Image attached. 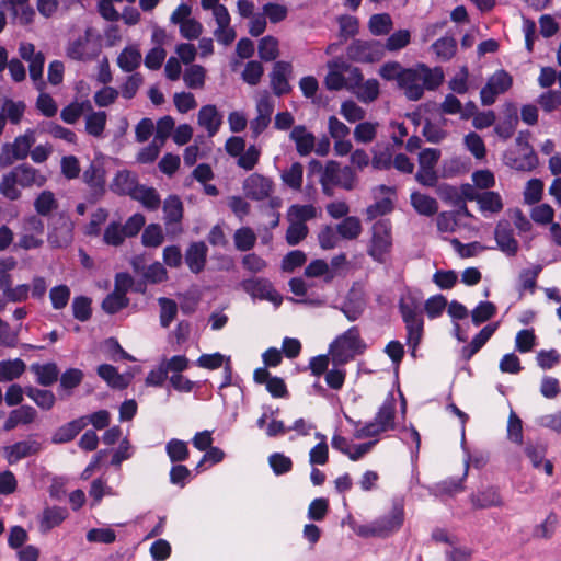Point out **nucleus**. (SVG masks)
<instances>
[{
    "label": "nucleus",
    "instance_id": "8fccbe9b",
    "mask_svg": "<svg viewBox=\"0 0 561 561\" xmlns=\"http://www.w3.org/2000/svg\"><path fill=\"white\" fill-rule=\"evenodd\" d=\"M84 374L79 368H67L59 378V387L61 390L71 393L83 380Z\"/></svg>",
    "mask_w": 561,
    "mask_h": 561
},
{
    "label": "nucleus",
    "instance_id": "f3484780",
    "mask_svg": "<svg viewBox=\"0 0 561 561\" xmlns=\"http://www.w3.org/2000/svg\"><path fill=\"white\" fill-rule=\"evenodd\" d=\"M208 248L204 241H194L186 248L184 260L193 274L204 271L207 262Z\"/></svg>",
    "mask_w": 561,
    "mask_h": 561
},
{
    "label": "nucleus",
    "instance_id": "c03bdc74",
    "mask_svg": "<svg viewBox=\"0 0 561 561\" xmlns=\"http://www.w3.org/2000/svg\"><path fill=\"white\" fill-rule=\"evenodd\" d=\"M106 125V113L104 111L92 112L85 117V131L93 137H101Z\"/></svg>",
    "mask_w": 561,
    "mask_h": 561
},
{
    "label": "nucleus",
    "instance_id": "5701e85b",
    "mask_svg": "<svg viewBox=\"0 0 561 561\" xmlns=\"http://www.w3.org/2000/svg\"><path fill=\"white\" fill-rule=\"evenodd\" d=\"M289 138L295 142L297 152L302 157L311 153L316 145L314 135L305 125L294 126Z\"/></svg>",
    "mask_w": 561,
    "mask_h": 561
},
{
    "label": "nucleus",
    "instance_id": "f257e3e1",
    "mask_svg": "<svg viewBox=\"0 0 561 561\" xmlns=\"http://www.w3.org/2000/svg\"><path fill=\"white\" fill-rule=\"evenodd\" d=\"M444 78L442 67L431 68L424 62H416L405 68L398 88L404 91L409 101H419L423 98L425 90H437L444 82Z\"/></svg>",
    "mask_w": 561,
    "mask_h": 561
},
{
    "label": "nucleus",
    "instance_id": "7c9ffc66",
    "mask_svg": "<svg viewBox=\"0 0 561 561\" xmlns=\"http://www.w3.org/2000/svg\"><path fill=\"white\" fill-rule=\"evenodd\" d=\"M141 64V54L136 46H127L117 57L118 67L125 72H133Z\"/></svg>",
    "mask_w": 561,
    "mask_h": 561
},
{
    "label": "nucleus",
    "instance_id": "2f4dec72",
    "mask_svg": "<svg viewBox=\"0 0 561 561\" xmlns=\"http://www.w3.org/2000/svg\"><path fill=\"white\" fill-rule=\"evenodd\" d=\"M131 196L133 199L138 201L149 210H156L161 203L160 196L156 188L139 184Z\"/></svg>",
    "mask_w": 561,
    "mask_h": 561
},
{
    "label": "nucleus",
    "instance_id": "b1692460",
    "mask_svg": "<svg viewBox=\"0 0 561 561\" xmlns=\"http://www.w3.org/2000/svg\"><path fill=\"white\" fill-rule=\"evenodd\" d=\"M30 370L35 375L36 382L42 387L53 386L58 380L60 373L55 362L33 363Z\"/></svg>",
    "mask_w": 561,
    "mask_h": 561
},
{
    "label": "nucleus",
    "instance_id": "473e14b6",
    "mask_svg": "<svg viewBox=\"0 0 561 561\" xmlns=\"http://www.w3.org/2000/svg\"><path fill=\"white\" fill-rule=\"evenodd\" d=\"M26 365L21 358L0 362V382L12 381L25 371Z\"/></svg>",
    "mask_w": 561,
    "mask_h": 561
},
{
    "label": "nucleus",
    "instance_id": "2eb2a0df",
    "mask_svg": "<svg viewBox=\"0 0 561 561\" xmlns=\"http://www.w3.org/2000/svg\"><path fill=\"white\" fill-rule=\"evenodd\" d=\"M291 64L288 61L278 60L274 64L270 77L272 90L276 96H283L291 91L288 82V76L291 73Z\"/></svg>",
    "mask_w": 561,
    "mask_h": 561
},
{
    "label": "nucleus",
    "instance_id": "4be33fe9",
    "mask_svg": "<svg viewBox=\"0 0 561 561\" xmlns=\"http://www.w3.org/2000/svg\"><path fill=\"white\" fill-rule=\"evenodd\" d=\"M471 504L477 510L490 507H500L503 505L502 496L495 486H488L472 493L470 496Z\"/></svg>",
    "mask_w": 561,
    "mask_h": 561
},
{
    "label": "nucleus",
    "instance_id": "09e8293b",
    "mask_svg": "<svg viewBox=\"0 0 561 561\" xmlns=\"http://www.w3.org/2000/svg\"><path fill=\"white\" fill-rule=\"evenodd\" d=\"M434 53L444 60L451 59L457 50V42L454 37L443 36L432 44Z\"/></svg>",
    "mask_w": 561,
    "mask_h": 561
},
{
    "label": "nucleus",
    "instance_id": "f8f14e48",
    "mask_svg": "<svg viewBox=\"0 0 561 561\" xmlns=\"http://www.w3.org/2000/svg\"><path fill=\"white\" fill-rule=\"evenodd\" d=\"M243 191L248 198L252 201H263L271 195L273 181L259 173H253L244 180Z\"/></svg>",
    "mask_w": 561,
    "mask_h": 561
},
{
    "label": "nucleus",
    "instance_id": "e2e57ef3",
    "mask_svg": "<svg viewBox=\"0 0 561 561\" xmlns=\"http://www.w3.org/2000/svg\"><path fill=\"white\" fill-rule=\"evenodd\" d=\"M340 37L346 41L350 37H354L359 31V22L356 16L353 15H341L337 18Z\"/></svg>",
    "mask_w": 561,
    "mask_h": 561
},
{
    "label": "nucleus",
    "instance_id": "393cba45",
    "mask_svg": "<svg viewBox=\"0 0 561 561\" xmlns=\"http://www.w3.org/2000/svg\"><path fill=\"white\" fill-rule=\"evenodd\" d=\"M377 423L385 427V432L396 430V398L392 392H389L382 404L379 407L375 417Z\"/></svg>",
    "mask_w": 561,
    "mask_h": 561
},
{
    "label": "nucleus",
    "instance_id": "aec40b11",
    "mask_svg": "<svg viewBox=\"0 0 561 561\" xmlns=\"http://www.w3.org/2000/svg\"><path fill=\"white\" fill-rule=\"evenodd\" d=\"M14 172L19 186L22 188H30L32 186H43L47 179L41 174L37 169L28 163H21L11 169Z\"/></svg>",
    "mask_w": 561,
    "mask_h": 561
},
{
    "label": "nucleus",
    "instance_id": "4d7b16f0",
    "mask_svg": "<svg viewBox=\"0 0 561 561\" xmlns=\"http://www.w3.org/2000/svg\"><path fill=\"white\" fill-rule=\"evenodd\" d=\"M44 66L45 55L43 51H37L36 57L28 60L30 77L38 90H42L45 85V82L43 81Z\"/></svg>",
    "mask_w": 561,
    "mask_h": 561
},
{
    "label": "nucleus",
    "instance_id": "3c124183",
    "mask_svg": "<svg viewBox=\"0 0 561 561\" xmlns=\"http://www.w3.org/2000/svg\"><path fill=\"white\" fill-rule=\"evenodd\" d=\"M129 305L127 296L116 291L110 293L102 301V309L107 314H115Z\"/></svg>",
    "mask_w": 561,
    "mask_h": 561
},
{
    "label": "nucleus",
    "instance_id": "dca6fc26",
    "mask_svg": "<svg viewBox=\"0 0 561 561\" xmlns=\"http://www.w3.org/2000/svg\"><path fill=\"white\" fill-rule=\"evenodd\" d=\"M3 450L8 462L13 465L24 458L38 454L42 450V444L34 439H25L5 446Z\"/></svg>",
    "mask_w": 561,
    "mask_h": 561
},
{
    "label": "nucleus",
    "instance_id": "a19ab883",
    "mask_svg": "<svg viewBox=\"0 0 561 561\" xmlns=\"http://www.w3.org/2000/svg\"><path fill=\"white\" fill-rule=\"evenodd\" d=\"M353 93L360 102L371 103L379 96V82L377 79H367L357 89L353 90Z\"/></svg>",
    "mask_w": 561,
    "mask_h": 561
},
{
    "label": "nucleus",
    "instance_id": "9b49d317",
    "mask_svg": "<svg viewBox=\"0 0 561 561\" xmlns=\"http://www.w3.org/2000/svg\"><path fill=\"white\" fill-rule=\"evenodd\" d=\"M69 517V511L66 506L46 505L36 516L38 531L47 535L54 528L59 527Z\"/></svg>",
    "mask_w": 561,
    "mask_h": 561
},
{
    "label": "nucleus",
    "instance_id": "338daca9",
    "mask_svg": "<svg viewBox=\"0 0 561 561\" xmlns=\"http://www.w3.org/2000/svg\"><path fill=\"white\" fill-rule=\"evenodd\" d=\"M70 288L67 285H57L54 286L49 291V298L51 301V307L55 310H61L64 309L70 299Z\"/></svg>",
    "mask_w": 561,
    "mask_h": 561
},
{
    "label": "nucleus",
    "instance_id": "6ab92c4d",
    "mask_svg": "<svg viewBox=\"0 0 561 561\" xmlns=\"http://www.w3.org/2000/svg\"><path fill=\"white\" fill-rule=\"evenodd\" d=\"M138 185V178L135 173L128 170H119L113 178L110 190L116 195L131 198Z\"/></svg>",
    "mask_w": 561,
    "mask_h": 561
},
{
    "label": "nucleus",
    "instance_id": "423d86ee",
    "mask_svg": "<svg viewBox=\"0 0 561 561\" xmlns=\"http://www.w3.org/2000/svg\"><path fill=\"white\" fill-rule=\"evenodd\" d=\"M100 51V45L91 41L90 28L85 30L84 35L70 41L66 47L67 57L76 61L93 60Z\"/></svg>",
    "mask_w": 561,
    "mask_h": 561
},
{
    "label": "nucleus",
    "instance_id": "052dcab7",
    "mask_svg": "<svg viewBox=\"0 0 561 561\" xmlns=\"http://www.w3.org/2000/svg\"><path fill=\"white\" fill-rule=\"evenodd\" d=\"M524 451L533 467L535 469H539L542 466L547 453V446L542 443L528 440L525 445Z\"/></svg>",
    "mask_w": 561,
    "mask_h": 561
},
{
    "label": "nucleus",
    "instance_id": "4468645a",
    "mask_svg": "<svg viewBox=\"0 0 561 561\" xmlns=\"http://www.w3.org/2000/svg\"><path fill=\"white\" fill-rule=\"evenodd\" d=\"M470 451L468 450V454H465V470L460 478L457 477H450L446 480H443L438 483H436L434 486L430 489V493L434 496H442V495H454L456 493H459L463 491L465 485L463 481L468 476L469 470V463H470Z\"/></svg>",
    "mask_w": 561,
    "mask_h": 561
},
{
    "label": "nucleus",
    "instance_id": "13d9d810",
    "mask_svg": "<svg viewBox=\"0 0 561 561\" xmlns=\"http://www.w3.org/2000/svg\"><path fill=\"white\" fill-rule=\"evenodd\" d=\"M448 301L442 294L431 296L424 304L423 312L425 311L431 320L437 319L442 316Z\"/></svg>",
    "mask_w": 561,
    "mask_h": 561
},
{
    "label": "nucleus",
    "instance_id": "ddd939ff",
    "mask_svg": "<svg viewBox=\"0 0 561 561\" xmlns=\"http://www.w3.org/2000/svg\"><path fill=\"white\" fill-rule=\"evenodd\" d=\"M494 239L497 249L506 256H515L519 249V243L514 237V230L508 221H499L494 229Z\"/></svg>",
    "mask_w": 561,
    "mask_h": 561
},
{
    "label": "nucleus",
    "instance_id": "a18cd8bd",
    "mask_svg": "<svg viewBox=\"0 0 561 561\" xmlns=\"http://www.w3.org/2000/svg\"><path fill=\"white\" fill-rule=\"evenodd\" d=\"M234 247L241 252L250 251L256 242V236L250 227H241L233 234Z\"/></svg>",
    "mask_w": 561,
    "mask_h": 561
},
{
    "label": "nucleus",
    "instance_id": "4c0bfd02",
    "mask_svg": "<svg viewBox=\"0 0 561 561\" xmlns=\"http://www.w3.org/2000/svg\"><path fill=\"white\" fill-rule=\"evenodd\" d=\"M337 233L345 240H354L362 232V222L356 216H346L336 225Z\"/></svg>",
    "mask_w": 561,
    "mask_h": 561
},
{
    "label": "nucleus",
    "instance_id": "412c9836",
    "mask_svg": "<svg viewBox=\"0 0 561 561\" xmlns=\"http://www.w3.org/2000/svg\"><path fill=\"white\" fill-rule=\"evenodd\" d=\"M197 123L206 129L209 137H214L222 124V115L219 113L216 105L206 104L198 111Z\"/></svg>",
    "mask_w": 561,
    "mask_h": 561
},
{
    "label": "nucleus",
    "instance_id": "ea45409f",
    "mask_svg": "<svg viewBox=\"0 0 561 561\" xmlns=\"http://www.w3.org/2000/svg\"><path fill=\"white\" fill-rule=\"evenodd\" d=\"M392 19L389 13H376L369 18L368 28L375 36H383L392 28Z\"/></svg>",
    "mask_w": 561,
    "mask_h": 561
},
{
    "label": "nucleus",
    "instance_id": "de8ad7c7",
    "mask_svg": "<svg viewBox=\"0 0 561 561\" xmlns=\"http://www.w3.org/2000/svg\"><path fill=\"white\" fill-rule=\"evenodd\" d=\"M158 302L160 306V325L167 329L178 314V304L168 297H160Z\"/></svg>",
    "mask_w": 561,
    "mask_h": 561
},
{
    "label": "nucleus",
    "instance_id": "1a4fd4ad",
    "mask_svg": "<svg viewBox=\"0 0 561 561\" xmlns=\"http://www.w3.org/2000/svg\"><path fill=\"white\" fill-rule=\"evenodd\" d=\"M73 240V222L64 214L49 226L47 241L53 248H66Z\"/></svg>",
    "mask_w": 561,
    "mask_h": 561
},
{
    "label": "nucleus",
    "instance_id": "a211bd4d",
    "mask_svg": "<svg viewBox=\"0 0 561 561\" xmlns=\"http://www.w3.org/2000/svg\"><path fill=\"white\" fill-rule=\"evenodd\" d=\"M522 157H516L513 151L504 153V162L511 169L519 172H530L539 164V159L534 149L520 151Z\"/></svg>",
    "mask_w": 561,
    "mask_h": 561
},
{
    "label": "nucleus",
    "instance_id": "49530a36",
    "mask_svg": "<svg viewBox=\"0 0 561 561\" xmlns=\"http://www.w3.org/2000/svg\"><path fill=\"white\" fill-rule=\"evenodd\" d=\"M91 304L92 300L88 296H76L71 304L73 318L80 322L88 321L92 316Z\"/></svg>",
    "mask_w": 561,
    "mask_h": 561
},
{
    "label": "nucleus",
    "instance_id": "39448f33",
    "mask_svg": "<svg viewBox=\"0 0 561 561\" xmlns=\"http://www.w3.org/2000/svg\"><path fill=\"white\" fill-rule=\"evenodd\" d=\"M512 84L513 78L506 70H496L488 78L486 83L480 91L481 104L483 106L493 105L496 98L508 91L512 88Z\"/></svg>",
    "mask_w": 561,
    "mask_h": 561
},
{
    "label": "nucleus",
    "instance_id": "680f3d73",
    "mask_svg": "<svg viewBox=\"0 0 561 561\" xmlns=\"http://www.w3.org/2000/svg\"><path fill=\"white\" fill-rule=\"evenodd\" d=\"M226 363H230V356H226L219 352L211 354H202L196 359V365L202 368L215 370L224 366Z\"/></svg>",
    "mask_w": 561,
    "mask_h": 561
},
{
    "label": "nucleus",
    "instance_id": "20e7f679",
    "mask_svg": "<svg viewBox=\"0 0 561 561\" xmlns=\"http://www.w3.org/2000/svg\"><path fill=\"white\" fill-rule=\"evenodd\" d=\"M240 286L253 300H266L272 302L275 307H279L283 301V297L267 278H244L241 280Z\"/></svg>",
    "mask_w": 561,
    "mask_h": 561
},
{
    "label": "nucleus",
    "instance_id": "a878e982",
    "mask_svg": "<svg viewBox=\"0 0 561 561\" xmlns=\"http://www.w3.org/2000/svg\"><path fill=\"white\" fill-rule=\"evenodd\" d=\"M83 428V420L77 417L59 426L51 435V443L56 445L69 443L73 440Z\"/></svg>",
    "mask_w": 561,
    "mask_h": 561
},
{
    "label": "nucleus",
    "instance_id": "72a5a7b5",
    "mask_svg": "<svg viewBox=\"0 0 561 561\" xmlns=\"http://www.w3.org/2000/svg\"><path fill=\"white\" fill-rule=\"evenodd\" d=\"M165 224H178L183 218V203L178 195H170L163 204Z\"/></svg>",
    "mask_w": 561,
    "mask_h": 561
},
{
    "label": "nucleus",
    "instance_id": "c756f323",
    "mask_svg": "<svg viewBox=\"0 0 561 561\" xmlns=\"http://www.w3.org/2000/svg\"><path fill=\"white\" fill-rule=\"evenodd\" d=\"M25 394L44 411H49L56 403V397L53 391L39 389L33 386L25 387Z\"/></svg>",
    "mask_w": 561,
    "mask_h": 561
},
{
    "label": "nucleus",
    "instance_id": "f03ea898",
    "mask_svg": "<svg viewBox=\"0 0 561 561\" xmlns=\"http://www.w3.org/2000/svg\"><path fill=\"white\" fill-rule=\"evenodd\" d=\"M391 231V222L388 219L377 220L373 225L367 253L375 262L385 263L386 255L392 247Z\"/></svg>",
    "mask_w": 561,
    "mask_h": 561
},
{
    "label": "nucleus",
    "instance_id": "bf43d9fd",
    "mask_svg": "<svg viewBox=\"0 0 561 561\" xmlns=\"http://www.w3.org/2000/svg\"><path fill=\"white\" fill-rule=\"evenodd\" d=\"M164 240L162 228L159 224L148 225L142 232L141 243L147 248H157Z\"/></svg>",
    "mask_w": 561,
    "mask_h": 561
},
{
    "label": "nucleus",
    "instance_id": "37998d69",
    "mask_svg": "<svg viewBox=\"0 0 561 561\" xmlns=\"http://www.w3.org/2000/svg\"><path fill=\"white\" fill-rule=\"evenodd\" d=\"M479 208L482 213H500L503 209V201L501 195L494 191H485L480 193L478 199Z\"/></svg>",
    "mask_w": 561,
    "mask_h": 561
},
{
    "label": "nucleus",
    "instance_id": "cd10ccee",
    "mask_svg": "<svg viewBox=\"0 0 561 561\" xmlns=\"http://www.w3.org/2000/svg\"><path fill=\"white\" fill-rule=\"evenodd\" d=\"M398 310L400 316L408 312L411 314H423L421 291L408 290L407 294L402 295L398 302Z\"/></svg>",
    "mask_w": 561,
    "mask_h": 561
},
{
    "label": "nucleus",
    "instance_id": "7ed1b4c3",
    "mask_svg": "<svg viewBox=\"0 0 561 561\" xmlns=\"http://www.w3.org/2000/svg\"><path fill=\"white\" fill-rule=\"evenodd\" d=\"M385 56V47L378 39H353L346 47L348 60L358 64H375Z\"/></svg>",
    "mask_w": 561,
    "mask_h": 561
},
{
    "label": "nucleus",
    "instance_id": "0e129e2a",
    "mask_svg": "<svg viewBox=\"0 0 561 561\" xmlns=\"http://www.w3.org/2000/svg\"><path fill=\"white\" fill-rule=\"evenodd\" d=\"M106 352L108 354V357L114 360H127V362H135L136 358L130 355L128 352H126L122 345L119 344L118 340L115 337H108L104 342Z\"/></svg>",
    "mask_w": 561,
    "mask_h": 561
},
{
    "label": "nucleus",
    "instance_id": "603ef678",
    "mask_svg": "<svg viewBox=\"0 0 561 561\" xmlns=\"http://www.w3.org/2000/svg\"><path fill=\"white\" fill-rule=\"evenodd\" d=\"M401 436L400 440L409 445L410 442L414 443V447L410 449L411 460L414 461L419 457L420 446H421V435L419 431L414 427L413 424H410L409 427L402 426L400 430Z\"/></svg>",
    "mask_w": 561,
    "mask_h": 561
},
{
    "label": "nucleus",
    "instance_id": "69168bd1",
    "mask_svg": "<svg viewBox=\"0 0 561 561\" xmlns=\"http://www.w3.org/2000/svg\"><path fill=\"white\" fill-rule=\"evenodd\" d=\"M405 68L399 61H387L379 68L378 73L383 80L396 81L399 85Z\"/></svg>",
    "mask_w": 561,
    "mask_h": 561
},
{
    "label": "nucleus",
    "instance_id": "864d4df0",
    "mask_svg": "<svg viewBox=\"0 0 561 561\" xmlns=\"http://www.w3.org/2000/svg\"><path fill=\"white\" fill-rule=\"evenodd\" d=\"M411 42V33L409 30H399L389 35L386 43L382 44L385 51H399L407 47Z\"/></svg>",
    "mask_w": 561,
    "mask_h": 561
},
{
    "label": "nucleus",
    "instance_id": "79ce46f5",
    "mask_svg": "<svg viewBox=\"0 0 561 561\" xmlns=\"http://www.w3.org/2000/svg\"><path fill=\"white\" fill-rule=\"evenodd\" d=\"M497 308L489 300L480 301L471 311V320L476 327L489 321L496 314Z\"/></svg>",
    "mask_w": 561,
    "mask_h": 561
},
{
    "label": "nucleus",
    "instance_id": "0eeeda50",
    "mask_svg": "<svg viewBox=\"0 0 561 561\" xmlns=\"http://www.w3.org/2000/svg\"><path fill=\"white\" fill-rule=\"evenodd\" d=\"M404 522V506L401 501H393L390 512L373 522L370 533L376 537H387L400 529Z\"/></svg>",
    "mask_w": 561,
    "mask_h": 561
},
{
    "label": "nucleus",
    "instance_id": "f704fd0d",
    "mask_svg": "<svg viewBox=\"0 0 561 561\" xmlns=\"http://www.w3.org/2000/svg\"><path fill=\"white\" fill-rule=\"evenodd\" d=\"M58 207V202L51 191H42L34 199V209L38 216L46 217Z\"/></svg>",
    "mask_w": 561,
    "mask_h": 561
},
{
    "label": "nucleus",
    "instance_id": "9d476101",
    "mask_svg": "<svg viewBox=\"0 0 561 561\" xmlns=\"http://www.w3.org/2000/svg\"><path fill=\"white\" fill-rule=\"evenodd\" d=\"M105 169L101 164L91 163L83 172V182L89 186V203H96L106 192Z\"/></svg>",
    "mask_w": 561,
    "mask_h": 561
},
{
    "label": "nucleus",
    "instance_id": "774afa93",
    "mask_svg": "<svg viewBox=\"0 0 561 561\" xmlns=\"http://www.w3.org/2000/svg\"><path fill=\"white\" fill-rule=\"evenodd\" d=\"M268 463L275 476H283L293 469V461L290 457L283 453H273L268 457Z\"/></svg>",
    "mask_w": 561,
    "mask_h": 561
},
{
    "label": "nucleus",
    "instance_id": "58836bf2",
    "mask_svg": "<svg viewBox=\"0 0 561 561\" xmlns=\"http://www.w3.org/2000/svg\"><path fill=\"white\" fill-rule=\"evenodd\" d=\"M14 172L4 173L0 181V194L10 202L18 201L22 193Z\"/></svg>",
    "mask_w": 561,
    "mask_h": 561
},
{
    "label": "nucleus",
    "instance_id": "c9c22d12",
    "mask_svg": "<svg viewBox=\"0 0 561 561\" xmlns=\"http://www.w3.org/2000/svg\"><path fill=\"white\" fill-rule=\"evenodd\" d=\"M165 453L172 463H181L190 457L187 443L178 438H171L165 444Z\"/></svg>",
    "mask_w": 561,
    "mask_h": 561
},
{
    "label": "nucleus",
    "instance_id": "c85d7f7f",
    "mask_svg": "<svg viewBox=\"0 0 561 561\" xmlns=\"http://www.w3.org/2000/svg\"><path fill=\"white\" fill-rule=\"evenodd\" d=\"M35 140V133L31 128L26 129L23 135L15 137L13 142H10L13 157H16L18 160H24L30 154Z\"/></svg>",
    "mask_w": 561,
    "mask_h": 561
},
{
    "label": "nucleus",
    "instance_id": "5fc2aeb1",
    "mask_svg": "<svg viewBox=\"0 0 561 561\" xmlns=\"http://www.w3.org/2000/svg\"><path fill=\"white\" fill-rule=\"evenodd\" d=\"M257 51L263 61L275 60L278 56V41L272 35L262 37L259 42Z\"/></svg>",
    "mask_w": 561,
    "mask_h": 561
},
{
    "label": "nucleus",
    "instance_id": "bb28decb",
    "mask_svg": "<svg viewBox=\"0 0 561 561\" xmlns=\"http://www.w3.org/2000/svg\"><path fill=\"white\" fill-rule=\"evenodd\" d=\"M410 202L414 210L423 216L431 217L438 210V203L434 197L416 191L411 193Z\"/></svg>",
    "mask_w": 561,
    "mask_h": 561
},
{
    "label": "nucleus",
    "instance_id": "6e6d98bb",
    "mask_svg": "<svg viewBox=\"0 0 561 561\" xmlns=\"http://www.w3.org/2000/svg\"><path fill=\"white\" fill-rule=\"evenodd\" d=\"M316 217V208L311 204L299 205L294 204L288 208L287 219L294 222H304Z\"/></svg>",
    "mask_w": 561,
    "mask_h": 561
},
{
    "label": "nucleus",
    "instance_id": "e433bc0d",
    "mask_svg": "<svg viewBox=\"0 0 561 561\" xmlns=\"http://www.w3.org/2000/svg\"><path fill=\"white\" fill-rule=\"evenodd\" d=\"M507 106L512 107V112L507 114L494 127L495 134L503 140H507L514 135L516 125L518 123V115L516 108L512 104H508Z\"/></svg>",
    "mask_w": 561,
    "mask_h": 561
},
{
    "label": "nucleus",
    "instance_id": "6e6552de",
    "mask_svg": "<svg viewBox=\"0 0 561 561\" xmlns=\"http://www.w3.org/2000/svg\"><path fill=\"white\" fill-rule=\"evenodd\" d=\"M348 321L358 320L366 309V296L364 289L353 284L345 295L342 304L335 306Z\"/></svg>",
    "mask_w": 561,
    "mask_h": 561
}]
</instances>
